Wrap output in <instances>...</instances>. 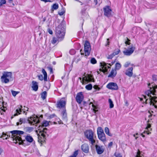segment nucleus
I'll return each instance as SVG.
<instances>
[{"instance_id":"49530a36","label":"nucleus","mask_w":157,"mask_h":157,"mask_svg":"<svg viewBox=\"0 0 157 157\" xmlns=\"http://www.w3.org/2000/svg\"><path fill=\"white\" fill-rule=\"evenodd\" d=\"M38 78L40 80L42 81L43 80V77L42 75H40L38 76Z\"/></svg>"},{"instance_id":"ea45409f","label":"nucleus","mask_w":157,"mask_h":157,"mask_svg":"<svg viewBox=\"0 0 157 157\" xmlns=\"http://www.w3.org/2000/svg\"><path fill=\"white\" fill-rule=\"evenodd\" d=\"M11 92L13 95L14 96H16L18 94V92L13 90H12Z\"/></svg>"},{"instance_id":"bf43d9fd","label":"nucleus","mask_w":157,"mask_h":157,"mask_svg":"<svg viewBox=\"0 0 157 157\" xmlns=\"http://www.w3.org/2000/svg\"><path fill=\"white\" fill-rule=\"evenodd\" d=\"M138 135V133H136V134H134L133 135V136L135 137V139L136 140L137 139V138H138V137H136V135Z\"/></svg>"},{"instance_id":"6e6552de","label":"nucleus","mask_w":157,"mask_h":157,"mask_svg":"<svg viewBox=\"0 0 157 157\" xmlns=\"http://www.w3.org/2000/svg\"><path fill=\"white\" fill-rule=\"evenodd\" d=\"M114 62H112L111 64L110 63H106L104 61H102L100 63V66L101 68L100 69V71L105 73L107 72L108 71V69L110 68V67L114 63Z\"/></svg>"},{"instance_id":"1a4fd4ad","label":"nucleus","mask_w":157,"mask_h":157,"mask_svg":"<svg viewBox=\"0 0 157 157\" xmlns=\"http://www.w3.org/2000/svg\"><path fill=\"white\" fill-rule=\"evenodd\" d=\"M97 134L98 139L103 143L106 142V138L104 131L101 127H98L97 128Z\"/></svg>"},{"instance_id":"58836bf2","label":"nucleus","mask_w":157,"mask_h":157,"mask_svg":"<svg viewBox=\"0 0 157 157\" xmlns=\"http://www.w3.org/2000/svg\"><path fill=\"white\" fill-rule=\"evenodd\" d=\"M152 79L154 81H155L157 80V75H152Z\"/></svg>"},{"instance_id":"6e6d98bb","label":"nucleus","mask_w":157,"mask_h":157,"mask_svg":"<svg viewBox=\"0 0 157 157\" xmlns=\"http://www.w3.org/2000/svg\"><path fill=\"white\" fill-rule=\"evenodd\" d=\"M41 1L44 2H51L50 0H40Z\"/></svg>"},{"instance_id":"b1692460","label":"nucleus","mask_w":157,"mask_h":157,"mask_svg":"<svg viewBox=\"0 0 157 157\" xmlns=\"http://www.w3.org/2000/svg\"><path fill=\"white\" fill-rule=\"evenodd\" d=\"M32 88L33 90L35 91H37L38 88V83L33 81L32 82Z\"/></svg>"},{"instance_id":"864d4df0","label":"nucleus","mask_w":157,"mask_h":157,"mask_svg":"<svg viewBox=\"0 0 157 157\" xmlns=\"http://www.w3.org/2000/svg\"><path fill=\"white\" fill-rule=\"evenodd\" d=\"M113 145V142H110L108 144V147H111Z\"/></svg>"},{"instance_id":"c756f323","label":"nucleus","mask_w":157,"mask_h":157,"mask_svg":"<svg viewBox=\"0 0 157 157\" xmlns=\"http://www.w3.org/2000/svg\"><path fill=\"white\" fill-rule=\"evenodd\" d=\"M25 121L24 119L21 118L19 120V122L17 123V125H18L20 124H21L22 123L25 122Z\"/></svg>"},{"instance_id":"dca6fc26","label":"nucleus","mask_w":157,"mask_h":157,"mask_svg":"<svg viewBox=\"0 0 157 157\" xmlns=\"http://www.w3.org/2000/svg\"><path fill=\"white\" fill-rule=\"evenodd\" d=\"M95 147L97 152L98 154L101 155L104 152L105 150L104 146L96 144Z\"/></svg>"},{"instance_id":"e433bc0d","label":"nucleus","mask_w":157,"mask_h":157,"mask_svg":"<svg viewBox=\"0 0 157 157\" xmlns=\"http://www.w3.org/2000/svg\"><path fill=\"white\" fill-rule=\"evenodd\" d=\"M69 53L71 55H73L75 53V51L74 49H71Z\"/></svg>"},{"instance_id":"7ed1b4c3","label":"nucleus","mask_w":157,"mask_h":157,"mask_svg":"<svg viewBox=\"0 0 157 157\" xmlns=\"http://www.w3.org/2000/svg\"><path fill=\"white\" fill-rule=\"evenodd\" d=\"M10 132L11 134V139L14 143L16 144L21 141V138L20 136L24 133L23 131L15 130L11 131Z\"/></svg>"},{"instance_id":"f3484780","label":"nucleus","mask_w":157,"mask_h":157,"mask_svg":"<svg viewBox=\"0 0 157 157\" xmlns=\"http://www.w3.org/2000/svg\"><path fill=\"white\" fill-rule=\"evenodd\" d=\"M66 103L65 99L63 98L57 102V107L61 108L64 107Z\"/></svg>"},{"instance_id":"72a5a7b5","label":"nucleus","mask_w":157,"mask_h":157,"mask_svg":"<svg viewBox=\"0 0 157 157\" xmlns=\"http://www.w3.org/2000/svg\"><path fill=\"white\" fill-rule=\"evenodd\" d=\"M90 62L93 64H95L97 63V61L94 58H92L90 60Z\"/></svg>"},{"instance_id":"c85d7f7f","label":"nucleus","mask_w":157,"mask_h":157,"mask_svg":"<svg viewBox=\"0 0 157 157\" xmlns=\"http://www.w3.org/2000/svg\"><path fill=\"white\" fill-rule=\"evenodd\" d=\"M59 5L58 4L55 3L53 4L52 6V9L53 10H56L58 9Z\"/></svg>"},{"instance_id":"5701e85b","label":"nucleus","mask_w":157,"mask_h":157,"mask_svg":"<svg viewBox=\"0 0 157 157\" xmlns=\"http://www.w3.org/2000/svg\"><path fill=\"white\" fill-rule=\"evenodd\" d=\"M11 137V135H10V133H5L4 132H3L2 133V135L1 136V138H3V139H7L8 138H9L11 140H12Z\"/></svg>"},{"instance_id":"603ef678","label":"nucleus","mask_w":157,"mask_h":157,"mask_svg":"<svg viewBox=\"0 0 157 157\" xmlns=\"http://www.w3.org/2000/svg\"><path fill=\"white\" fill-rule=\"evenodd\" d=\"M47 75H44V81H47Z\"/></svg>"},{"instance_id":"0eeeda50","label":"nucleus","mask_w":157,"mask_h":157,"mask_svg":"<svg viewBox=\"0 0 157 157\" xmlns=\"http://www.w3.org/2000/svg\"><path fill=\"white\" fill-rule=\"evenodd\" d=\"M43 117L42 115L40 116V117L36 115H34L33 117L29 118L28 121L29 123L31 125H34L35 124V126H36L37 124L40 122V118H42Z\"/></svg>"},{"instance_id":"20e7f679","label":"nucleus","mask_w":157,"mask_h":157,"mask_svg":"<svg viewBox=\"0 0 157 157\" xmlns=\"http://www.w3.org/2000/svg\"><path fill=\"white\" fill-rule=\"evenodd\" d=\"M49 125V122L48 121H44L42 123L38 126V130H36V132H39V134L41 135L44 138L45 137L47 133V129L46 128L44 127H47Z\"/></svg>"},{"instance_id":"f257e3e1","label":"nucleus","mask_w":157,"mask_h":157,"mask_svg":"<svg viewBox=\"0 0 157 157\" xmlns=\"http://www.w3.org/2000/svg\"><path fill=\"white\" fill-rule=\"evenodd\" d=\"M157 88V86H152V87H150V89L145 92L146 95L144 96V99L146 104H149L150 105H152L154 106L155 108H157V105H155L154 103H156L157 101L156 100L157 97H156L155 89Z\"/></svg>"},{"instance_id":"5fc2aeb1","label":"nucleus","mask_w":157,"mask_h":157,"mask_svg":"<svg viewBox=\"0 0 157 157\" xmlns=\"http://www.w3.org/2000/svg\"><path fill=\"white\" fill-rule=\"evenodd\" d=\"M27 130L30 132L33 130V128H27Z\"/></svg>"},{"instance_id":"473e14b6","label":"nucleus","mask_w":157,"mask_h":157,"mask_svg":"<svg viewBox=\"0 0 157 157\" xmlns=\"http://www.w3.org/2000/svg\"><path fill=\"white\" fill-rule=\"evenodd\" d=\"M136 157H144L143 155L141 153L140 151H138L137 153Z\"/></svg>"},{"instance_id":"393cba45","label":"nucleus","mask_w":157,"mask_h":157,"mask_svg":"<svg viewBox=\"0 0 157 157\" xmlns=\"http://www.w3.org/2000/svg\"><path fill=\"white\" fill-rule=\"evenodd\" d=\"M117 74V71L116 70H112L108 76V77L113 78Z\"/></svg>"},{"instance_id":"4468645a","label":"nucleus","mask_w":157,"mask_h":157,"mask_svg":"<svg viewBox=\"0 0 157 157\" xmlns=\"http://www.w3.org/2000/svg\"><path fill=\"white\" fill-rule=\"evenodd\" d=\"M107 88L109 89L117 90L118 89V86L116 83L111 82L109 83L106 86Z\"/></svg>"},{"instance_id":"cd10ccee","label":"nucleus","mask_w":157,"mask_h":157,"mask_svg":"<svg viewBox=\"0 0 157 157\" xmlns=\"http://www.w3.org/2000/svg\"><path fill=\"white\" fill-rule=\"evenodd\" d=\"M47 95V92L45 91H44L42 94L41 97L43 100L46 99Z\"/></svg>"},{"instance_id":"c9c22d12","label":"nucleus","mask_w":157,"mask_h":157,"mask_svg":"<svg viewBox=\"0 0 157 157\" xmlns=\"http://www.w3.org/2000/svg\"><path fill=\"white\" fill-rule=\"evenodd\" d=\"M78 151L77 150L76 151L74 152L73 154L72 155H71V156L72 157H76V156L78 155Z\"/></svg>"},{"instance_id":"a19ab883","label":"nucleus","mask_w":157,"mask_h":157,"mask_svg":"<svg viewBox=\"0 0 157 157\" xmlns=\"http://www.w3.org/2000/svg\"><path fill=\"white\" fill-rule=\"evenodd\" d=\"M62 116L63 118H66L67 116V114L65 111L63 110L62 113Z\"/></svg>"},{"instance_id":"f704fd0d","label":"nucleus","mask_w":157,"mask_h":157,"mask_svg":"<svg viewBox=\"0 0 157 157\" xmlns=\"http://www.w3.org/2000/svg\"><path fill=\"white\" fill-rule=\"evenodd\" d=\"M120 51L119 49H117L115 51L113 52V54L115 56L117 54H118L119 52H120Z\"/></svg>"},{"instance_id":"de8ad7c7","label":"nucleus","mask_w":157,"mask_h":157,"mask_svg":"<svg viewBox=\"0 0 157 157\" xmlns=\"http://www.w3.org/2000/svg\"><path fill=\"white\" fill-rule=\"evenodd\" d=\"M48 70L50 71L51 73H53V69L52 67H48Z\"/></svg>"},{"instance_id":"4d7b16f0","label":"nucleus","mask_w":157,"mask_h":157,"mask_svg":"<svg viewBox=\"0 0 157 157\" xmlns=\"http://www.w3.org/2000/svg\"><path fill=\"white\" fill-rule=\"evenodd\" d=\"M48 33L51 34H52L53 33V32L51 30L49 29L48 31Z\"/></svg>"},{"instance_id":"0e129e2a","label":"nucleus","mask_w":157,"mask_h":157,"mask_svg":"<svg viewBox=\"0 0 157 157\" xmlns=\"http://www.w3.org/2000/svg\"><path fill=\"white\" fill-rule=\"evenodd\" d=\"M46 20V18L45 17H44L43 18V21L44 22Z\"/></svg>"},{"instance_id":"8fccbe9b","label":"nucleus","mask_w":157,"mask_h":157,"mask_svg":"<svg viewBox=\"0 0 157 157\" xmlns=\"http://www.w3.org/2000/svg\"><path fill=\"white\" fill-rule=\"evenodd\" d=\"M42 72L43 73V74H44V75H47V73L46 71L44 69H42Z\"/></svg>"},{"instance_id":"6ab92c4d","label":"nucleus","mask_w":157,"mask_h":157,"mask_svg":"<svg viewBox=\"0 0 157 157\" xmlns=\"http://www.w3.org/2000/svg\"><path fill=\"white\" fill-rule=\"evenodd\" d=\"M25 139L29 143H31L33 142V146H35V141L34 140L33 138L30 135H27L25 136Z\"/></svg>"},{"instance_id":"2eb2a0df","label":"nucleus","mask_w":157,"mask_h":157,"mask_svg":"<svg viewBox=\"0 0 157 157\" xmlns=\"http://www.w3.org/2000/svg\"><path fill=\"white\" fill-rule=\"evenodd\" d=\"M84 98V96L82 92L78 93L76 97V100L78 104H80Z\"/></svg>"},{"instance_id":"37998d69","label":"nucleus","mask_w":157,"mask_h":157,"mask_svg":"<svg viewBox=\"0 0 157 157\" xmlns=\"http://www.w3.org/2000/svg\"><path fill=\"white\" fill-rule=\"evenodd\" d=\"M114 155L116 157H122V156L121 155L120 153H115L114 154Z\"/></svg>"},{"instance_id":"a211bd4d","label":"nucleus","mask_w":157,"mask_h":157,"mask_svg":"<svg viewBox=\"0 0 157 157\" xmlns=\"http://www.w3.org/2000/svg\"><path fill=\"white\" fill-rule=\"evenodd\" d=\"M133 68L132 67H130L126 69L125 72V74L128 76L131 77L132 76Z\"/></svg>"},{"instance_id":"09e8293b","label":"nucleus","mask_w":157,"mask_h":157,"mask_svg":"<svg viewBox=\"0 0 157 157\" xmlns=\"http://www.w3.org/2000/svg\"><path fill=\"white\" fill-rule=\"evenodd\" d=\"M3 101L2 100L0 99V109L2 108V106L3 105Z\"/></svg>"},{"instance_id":"4be33fe9","label":"nucleus","mask_w":157,"mask_h":157,"mask_svg":"<svg viewBox=\"0 0 157 157\" xmlns=\"http://www.w3.org/2000/svg\"><path fill=\"white\" fill-rule=\"evenodd\" d=\"M89 146L86 144H84L82 146V151L85 153H87L89 150Z\"/></svg>"},{"instance_id":"bb28decb","label":"nucleus","mask_w":157,"mask_h":157,"mask_svg":"<svg viewBox=\"0 0 157 157\" xmlns=\"http://www.w3.org/2000/svg\"><path fill=\"white\" fill-rule=\"evenodd\" d=\"M121 67V64L119 63H117L115 64V70H119Z\"/></svg>"},{"instance_id":"a18cd8bd","label":"nucleus","mask_w":157,"mask_h":157,"mask_svg":"<svg viewBox=\"0 0 157 157\" xmlns=\"http://www.w3.org/2000/svg\"><path fill=\"white\" fill-rule=\"evenodd\" d=\"M114 56L113 55V53H112V54L108 56V58L109 59H112Z\"/></svg>"},{"instance_id":"39448f33","label":"nucleus","mask_w":157,"mask_h":157,"mask_svg":"<svg viewBox=\"0 0 157 157\" xmlns=\"http://www.w3.org/2000/svg\"><path fill=\"white\" fill-rule=\"evenodd\" d=\"M84 135L88 139L92 145H93L95 143V138L96 137L92 130L89 129L86 130L84 132Z\"/></svg>"},{"instance_id":"4c0bfd02","label":"nucleus","mask_w":157,"mask_h":157,"mask_svg":"<svg viewBox=\"0 0 157 157\" xmlns=\"http://www.w3.org/2000/svg\"><path fill=\"white\" fill-rule=\"evenodd\" d=\"M6 0H0V6H1L3 4H6Z\"/></svg>"},{"instance_id":"680f3d73","label":"nucleus","mask_w":157,"mask_h":157,"mask_svg":"<svg viewBox=\"0 0 157 157\" xmlns=\"http://www.w3.org/2000/svg\"><path fill=\"white\" fill-rule=\"evenodd\" d=\"M94 2L96 3V4H97L98 2L97 0H94Z\"/></svg>"},{"instance_id":"412c9836","label":"nucleus","mask_w":157,"mask_h":157,"mask_svg":"<svg viewBox=\"0 0 157 157\" xmlns=\"http://www.w3.org/2000/svg\"><path fill=\"white\" fill-rule=\"evenodd\" d=\"M22 106L21 105H20L17 107V108L16 109V113L14 114V116H17L18 114H21V112H23V113H25V111L23 110V109H22Z\"/></svg>"},{"instance_id":"a878e982","label":"nucleus","mask_w":157,"mask_h":157,"mask_svg":"<svg viewBox=\"0 0 157 157\" xmlns=\"http://www.w3.org/2000/svg\"><path fill=\"white\" fill-rule=\"evenodd\" d=\"M105 133L109 136H112V134L110 133L109 129L108 127H106L105 128Z\"/></svg>"},{"instance_id":"f8f14e48","label":"nucleus","mask_w":157,"mask_h":157,"mask_svg":"<svg viewBox=\"0 0 157 157\" xmlns=\"http://www.w3.org/2000/svg\"><path fill=\"white\" fill-rule=\"evenodd\" d=\"M84 52L86 56H89L91 50L90 43L88 41L86 40L84 44Z\"/></svg>"},{"instance_id":"3c124183","label":"nucleus","mask_w":157,"mask_h":157,"mask_svg":"<svg viewBox=\"0 0 157 157\" xmlns=\"http://www.w3.org/2000/svg\"><path fill=\"white\" fill-rule=\"evenodd\" d=\"M109 38L107 39V42H106L107 44L105 45V46H108L109 44Z\"/></svg>"},{"instance_id":"ddd939ff","label":"nucleus","mask_w":157,"mask_h":157,"mask_svg":"<svg viewBox=\"0 0 157 157\" xmlns=\"http://www.w3.org/2000/svg\"><path fill=\"white\" fill-rule=\"evenodd\" d=\"M103 11L104 15L105 16L108 17H109L111 16L112 11L109 6H107L104 7Z\"/></svg>"},{"instance_id":"7c9ffc66","label":"nucleus","mask_w":157,"mask_h":157,"mask_svg":"<svg viewBox=\"0 0 157 157\" xmlns=\"http://www.w3.org/2000/svg\"><path fill=\"white\" fill-rule=\"evenodd\" d=\"M85 88L88 90H91L92 88V85L90 84H89L86 86Z\"/></svg>"},{"instance_id":"79ce46f5","label":"nucleus","mask_w":157,"mask_h":157,"mask_svg":"<svg viewBox=\"0 0 157 157\" xmlns=\"http://www.w3.org/2000/svg\"><path fill=\"white\" fill-rule=\"evenodd\" d=\"M130 63L129 62H127L125 63L124 65V67H128L130 65Z\"/></svg>"},{"instance_id":"774afa93","label":"nucleus","mask_w":157,"mask_h":157,"mask_svg":"<svg viewBox=\"0 0 157 157\" xmlns=\"http://www.w3.org/2000/svg\"><path fill=\"white\" fill-rule=\"evenodd\" d=\"M94 112H95V113H96V111L95 110V109H94Z\"/></svg>"},{"instance_id":"2f4dec72","label":"nucleus","mask_w":157,"mask_h":157,"mask_svg":"<svg viewBox=\"0 0 157 157\" xmlns=\"http://www.w3.org/2000/svg\"><path fill=\"white\" fill-rule=\"evenodd\" d=\"M109 107L110 108H112L114 107V105L113 102L110 99H109Z\"/></svg>"},{"instance_id":"e2e57ef3","label":"nucleus","mask_w":157,"mask_h":157,"mask_svg":"<svg viewBox=\"0 0 157 157\" xmlns=\"http://www.w3.org/2000/svg\"><path fill=\"white\" fill-rule=\"evenodd\" d=\"M92 106L93 108L95 109L96 108L95 106L94 105H92Z\"/></svg>"},{"instance_id":"423d86ee","label":"nucleus","mask_w":157,"mask_h":157,"mask_svg":"<svg viewBox=\"0 0 157 157\" xmlns=\"http://www.w3.org/2000/svg\"><path fill=\"white\" fill-rule=\"evenodd\" d=\"M127 40L125 42V43L126 45H128L129 46L128 48L127 49H125L123 51V53L124 55L127 56H129L131 55L134 52L135 50V47L131 45V43L129 42L130 40L128 38H126Z\"/></svg>"},{"instance_id":"338daca9","label":"nucleus","mask_w":157,"mask_h":157,"mask_svg":"<svg viewBox=\"0 0 157 157\" xmlns=\"http://www.w3.org/2000/svg\"><path fill=\"white\" fill-rule=\"evenodd\" d=\"M97 72L98 74H100L99 71H98Z\"/></svg>"},{"instance_id":"f03ea898","label":"nucleus","mask_w":157,"mask_h":157,"mask_svg":"<svg viewBox=\"0 0 157 157\" xmlns=\"http://www.w3.org/2000/svg\"><path fill=\"white\" fill-rule=\"evenodd\" d=\"M65 28L62 24H60L56 29V35L57 38L54 37L51 43L55 44L57 41H61L64 39L65 34Z\"/></svg>"},{"instance_id":"9b49d317","label":"nucleus","mask_w":157,"mask_h":157,"mask_svg":"<svg viewBox=\"0 0 157 157\" xmlns=\"http://www.w3.org/2000/svg\"><path fill=\"white\" fill-rule=\"evenodd\" d=\"M81 82L83 84H86L90 82H94V78L92 75L88 74L82 78Z\"/></svg>"},{"instance_id":"69168bd1","label":"nucleus","mask_w":157,"mask_h":157,"mask_svg":"<svg viewBox=\"0 0 157 157\" xmlns=\"http://www.w3.org/2000/svg\"><path fill=\"white\" fill-rule=\"evenodd\" d=\"M150 116H151V114H149V115H148V117H149Z\"/></svg>"},{"instance_id":"13d9d810","label":"nucleus","mask_w":157,"mask_h":157,"mask_svg":"<svg viewBox=\"0 0 157 157\" xmlns=\"http://www.w3.org/2000/svg\"><path fill=\"white\" fill-rule=\"evenodd\" d=\"M64 13V12L62 11V12H61L59 13V14L61 16Z\"/></svg>"},{"instance_id":"c03bdc74","label":"nucleus","mask_w":157,"mask_h":157,"mask_svg":"<svg viewBox=\"0 0 157 157\" xmlns=\"http://www.w3.org/2000/svg\"><path fill=\"white\" fill-rule=\"evenodd\" d=\"M94 88L97 90H99L100 89V88L98 87L97 85H94Z\"/></svg>"},{"instance_id":"9d476101","label":"nucleus","mask_w":157,"mask_h":157,"mask_svg":"<svg viewBox=\"0 0 157 157\" xmlns=\"http://www.w3.org/2000/svg\"><path fill=\"white\" fill-rule=\"evenodd\" d=\"M12 73L10 72H5L3 73L1 78L2 82L7 83L9 81V79L11 78Z\"/></svg>"},{"instance_id":"052dcab7","label":"nucleus","mask_w":157,"mask_h":157,"mask_svg":"<svg viewBox=\"0 0 157 157\" xmlns=\"http://www.w3.org/2000/svg\"><path fill=\"white\" fill-rule=\"evenodd\" d=\"M2 149H1V148L0 147V155L1 154V153H2Z\"/></svg>"},{"instance_id":"aec40b11","label":"nucleus","mask_w":157,"mask_h":157,"mask_svg":"<svg viewBox=\"0 0 157 157\" xmlns=\"http://www.w3.org/2000/svg\"><path fill=\"white\" fill-rule=\"evenodd\" d=\"M151 125L150 124H148L147 127H146L145 130L142 133L141 135L142 137H144L145 136L143 135V133L146 134H150L151 132H150V131L151 130Z\"/></svg>"}]
</instances>
